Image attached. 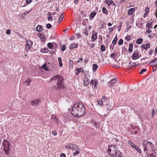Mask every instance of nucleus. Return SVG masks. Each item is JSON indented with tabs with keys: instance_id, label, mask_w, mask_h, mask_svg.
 <instances>
[{
	"instance_id": "obj_1",
	"label": "nucleus",
	"mask_w": 157,
	"mask_h": 157,
	"mask_svg": "<svg viewBox=\"0 0 157 157\" xmlns=\"http://www.w3.org/2000/svg\"><path fill=\"white\" fill-rule=\"evenodd\" d=\"M85 108L81 103H75L72 107L71 114L75 117H79L85 114Z\"/></svg>"
},
{
	"instance_id": "obj_2",
	"label": "nucleus",
	"mask_w": 157,
	"mask_h": 157,
	"mask_svg": "<svg viewBox=\"0 0 157 157\" xmlns=\"http://www.w3.org/2000/svg\"><path fill=\"white\" fill-rule=\"evenodd\" d=\"M51 80H54L56 82V85L54 87V90L56 91L59 90L62 92L65 91V87L64 86L63 78L61 75L56 74L51 78Z\"/></svg>"
},
{
	"instance_id": "obj_3",
	"label": "nucleus",
	"mask_w": 157,
	"mask_h": 157,
	"mask_svg": "<svg viewBox=\"0 0 157 157\" xmlns=\"http://www.w3.org/2000/svg\"><path fill=\"white\" fill-rule=\"evenodd\" d=\"M144 151L148 152L153 150V148L154 147V145L152 143L147 140H144L143 141V144Z\"/></svg>"
},
{
	"instance_id": "obj_4",
	"label": "nucleus",
	"mask_w": 157,
	"mask_h": 157,
	"mask_svg": "<svg viewBox=\"0 0 157 157\" xmlns=\"http://www.w3.org/2000/svg\"><path fill=\"white\" fill-rule=\"evenodd\" d=\"M3 151L7 155H9V151L10 150V145L9 142L6 140H4L2 142Z\"/></svg>"
},
{
	"instance_id": "obj_5",
	"label": "nucleus",
	"mask_w": 157,
	"mask_h": 157,
	"mask_svg": "<svg viewBox=\"0 0 157 157\" xmlns=\"http://www.w3.org/2000/svg\"><path fill=\"white\" fill-rule=\"evenodd\" d=\"M117 147L115 145H109V148H112L111 153L110 154V155L113 157H114V155L115 154V152L116 151L117 149Z\"/></svg>"
},
{
	"instance_id": "obj_6",
	"label": "nucleus",
	"mask_w": 157,
	"mask_h": 157,
	"mask_svg": "<svg viewBox=\"0 0 157 157\" xmlns=\"http://www.w3.org/2000/svg\"><path fill=\"white\" fill-rule=\"evenodd\" d=\"M128 144H130L132 148H135L137 151L139 153H141V151L138 147L132 143L131 141L129 140Z\"/></svg>"
},
{
	"instance_id": "obj_7",
	"label": "nucleus",
	"mask_w": 157,
	"mask_h": 157,
	"mask_svg": "<svg viewBox=\"0 0 157 157\" xmlns=\"http://www.w3.org/2000/svg\"><path fill=\"white\" fill-rule=\"evenodd\" d=\"M33 45V42L30 40H28L26 41L25 45L26 49L27 51L29 50L32 48Z\"/></svg>"
},
{
	"instance_id": "obj_8",
	"label": "nucleus",
	"mask_w": 157,
	"mask_h": 157,
	"mask_svg": "<svg viewBox=\"0 0 157 157\" xmlns=\"http://www.w3.org/2000/svg\"><path fill=\"white\" fill-rule=\"evenodd\" d=\"M41 100L39 99H36L31 101L30 105L32 106H36L39 105Z\"/></svg>"
},
{
	"instance_id": "obj_9",
	"label": "nucleus",
	"mask_w": 157,
	"mask_h": 157,
	"mask_svg": "<svg viewBox=\"0 0 157 157\" xmlns=\"http://www.w3.org/2000/svg\"><path fill=\"white\" fill-rule=\"evenodd\" d=\"M47 15L48 16V21H52L53 19V16L55 14L54 12L50 13L48 12L47 13Z\"/></svg>"
},
{
	"instance_id": "obj_10",
	"label": "nucleus",
	"mask_w": 157,
	"mask_h": 157,
	"mask_svg": "<svg viewBox=\"0 0 157 157\" xmlns=\"http://www.w3.org/2000/svg\"><path fill=\"white\" fill-rule=\"evenodd\" d=\"M92 36L91 39L92 40V41H94L96 40L97 37V35L98 33L97 32H95L94 30L92 32Z\"/></svg>"
},
{
	"instance_id": "obj_11",
	"label": "nucleus",
	"mask_w": 157,
	"mask_h": 157,
	"mask_svg": "<svg viewBox=\"0 0 157 157\" xmlns=\"http://www.w3.org/2000/svg\"><path fill=\"white\" fill-rule=\"evenodd\" d=\"M152 150L153 153H151L150 155H149V154L150 153V152L146 151V155H145L146 156H147V157H155V150Z\"/></svg>"
},
{
	"instance_id": "obj_12",
	"label": "nucleus",
	"mask_w": 157,
	"mask_h": 157,
	"mask_svg": "<svg viewBox=\"0 0 157 157\" xmlns=\"http://www.w3.org/2000/svg\"><path fill=\"white\" fill-rule=\"evenodd\" d=\"M117 81V79L115 78L112 79L108 84L109 87L111 88V87L115 84Z\"/></svg>"
},
{
	"instance_id": "obj_13",
	"label": "nucleus",
	"mask_w": 157,
	"mask_h": 157,
	"mask_svg": "<svg viewBox=\"0 0 157 157\" xmlns=\"http://www.w3.org/2000/svg\"><path fill=\"white\" fill-rule=\"evenodd\" d=\"M114 155H115L114 157H121L122 156V154L120 151H118V149H117L116 151L115 152Z\"/></svg>"
},
{
	"instance_id": "obj_14",
	"label": "nucleus",
	"mask_w": 157,
	"mask_h": 157,
	"mask_svg": "<svg viewBox=\"0 0 157 157\" xmlns=\"http://www.w3.org/2000/svg\"><path fill=\"white\" fill-rule=\"evenodd\" d=\"M141 48L142 49H144L145 50H147L148 48H150V44H146L145 45H143L141 46Z\"/></svg>"
},
{
	"instance_id": "obj_15",
	"label": "nucleus",
	"mask_w": 157,
	"mask_h": 157,
	"mask_svg": "<svg viewBox=\"0 0 157 157\" xmlns=\"http://www.w3.org/2000/svg\"><path fill=\"white\" fill-rule=\"evenodd\" d=\"M78 148L77 145L74 144H69V148L71 149H73L74 150H76Z\"/></svg>"
},
{
	"instance_id": "obj_16",
	"label": "nucleus",
	"mask_w": 157,
	"mask_h": 157,
	"mask_svg": "<svg viewBox=\"0 0 157 157\" xmlns=\"http://www.w3.org/2000/svg\"><path fill=\"white\" fill-rule=\"evenodd\" d=\"M150 66H153L157 64V60L156 59L153 60L152 61L149 63Z\"/></svg>"
},
{
	"instance_id": "obj_17",
	"label": "nucleus",
	"mask_w": 157,
	"mask_h": 157,
	"mask_svg": "<svg viewBox=\"0 0 157 157\" xmlns=\"http://www.w3.org/2000/svg\"><path fill=\"white\" fill-rule=\"evenodd\" d=\"M129 64L130 68L136 66H138L139 65V64H136V63H132L131 61L129 62Z\"/></svg>"
},
{
	"instance_id": "obj_18",
	"label": "nucleus",
	"mask_w": 157,
	"mask_h": 157,
	"mask_svg": "<svg viewBox=\"0 0 157 157\" xmlns=\"http://www.w3.org/2000/svg\"><path fill=\"white\" fill-rule=\"evenodd\" d=\"M78 44L72 43L71 44L70 46V48L71 49H73V48H77L78 46Z\"/></svg>"
},
{
	"instance_id": "obj_19",
	"label": "nucleus",
	"mask_w": 157,
	"mask_h": 157,
	"mask_svg": "<svg viewBox=\"0 0 157 157\" xmlns=\"http://www.w3.org/2000/svg\"><path fill=\"white\" fill-rule=\"evenodd\" d=\"M139 57V55L134 52L132 56V59L134 60L136 59Z\"/></svg>"
},
{
	"instance_id": "obj_20",
	"label": "nucleus",
	"mask_w": 157,
	"mask_h": 157,
	"mask_svg": "<svg viewBox=\"0 0 157 157\" xmlns=\"http://www.w3.org/2000/svg\"><path fill=\"white\" fill-rule=\"evenodd\" d=\"M31 79H29V78H27V79L24 82V83L25 85H30V83L31 82Z\"/></svg>"
},
{
	"instance_id": "obj_21",
	"label": "nucleus",
	"mask_w": 157,
	"mask_h": 157,
	"mask_svg": "<svg viewBox=\"0 0 157 157\" xmlns=\"http://www.w3.org/2000/svg\"><path fill=\"white\" fill-rule=\"evenodd\" d=\"M83 71L84 70L82 68H77L75 74L76 75H78L80 72H83Z\"/></svg>"
},
{
	"instance_id": "obj_22",
	"label": "nucleus",
	"mask_w": 157,
	"mask_h": 157,
	"mask_svg": "<svg viewBox=\"0 0 157 157\" xmlns=\"http://www.w3.org/2000/svg\"><path fill=\"white\" fill-rule=\"evenodd\" d=\"M133 44L132 43H130L129 44V47L128 49V51L130 53H131L133 50Z\"/></svg>"
},
{
	"instance_id": "obj_23",
	"label": "nucleus",
	"mask_w": 157,
	"mask_h": 157,
	"mask_svg": "<svg viewBox=\"0 0 157 157\" xmlns=\"http://www.w3.org/2000/svg\"><path fill=\"white\" fill-rule=\"evenodd\" d=\"M143 40V38H140L139 39H137V40H136V43L138 44H140L142 42Z\"/></svg>"
},
{
	"instance_id": "obj_24",
	"label": "nucleus",
	"mask_w": 157,
	"mask_h": 157,
	"mask_svg": "<svg viewBox=\"0 0 157 157\" xmlns=\"http://www.w3.org/2000/svg\"><path fill=\"white\" fill-rule=\"evenodd\" d=\"M43 29L41 25H38L37 26L36 28V31L37 32H40Z\"/></svg>"
},
{
	"instance_id": "obj_25",
	"label": "nucleus",
	"mask_w": 157,
	"mask_h": 157,
	"mask_svg": "<svg viewBox=\"0 0 157 157\" xmlns=\"http://www.w3.org/2000/svg\"><path fill=\"white\" fill-rule=\"evenodd\" d=\"M84 78V85L85 86H86L90 82V79L87 78H86V79H85L86 78Z\"/></svg>"
},
{
	"instance_id": "obj_26",
	"label": "nucleus",
	"mask_w": 157,
	"mask_h": 157,
	"mask_svg": "<svg viewBox=\"0 0 157 157\" xmlns=\"http://www.w3.org/2000/svg\"><path fill=\"white\" fill-rule=\"evenodd\" d=\"M96 12L93 11L91 12L90 15V18H93L96 15Z\"/></svg>"
},
{
	"instance_id": "obj_27",
	"label": "nucleus",
	"mask_w": 157,
	"mask_h": 157,
	"mask_svg": "<svg viewBox=\"0 0 157 157\" xmlns=\"http://www.w3.org/2000/svg\"><path fill=\"white\" fill-rule=\"evenodd\" d=\"M42 68L43 69H44V70L45 71H48V67H47V64L46 63H44V64L42 66Z\"/></svg>"
},
{
	"instance_id": "obj_28",
	"label": "nucleus",
	"mask_w": 157,
	"mask_h": 157,
	"mask_svg": "<svg viewBox=\"0 0 157 157\" xmlns=\"http://www.w3.org/2000/svg\"><path fill=\"white\" fill-rule=\"evenodd\" d=\"M83 33L86 35L87 36H88V32L87 30V28L85 27L84 29H83Z\"/></svg>"
},
{
	"instance_id": "obj_29",
	"label": "nucleus",
	"mask_w": 157,
	"mask_h": 157,
	"mask_svg": "<svg viewBox=\"0 0 157 157\" xmlns=\"http://www.w3.org/2000/svg\"><path fill=\"white\" fill-rule=\"evenodd\" d=\"M98 67L96 64H93V70L94 71H95L97 70Z\"/></svg>"
},
{
	"instance_id": "obj_30",
	"label": "nucleus",
	"mask_w": 157,
	"mask_h": 157,
	"mask_svg": "<svg viewBox=\"0 0 157 157\" xmlns=\"http://www.w3.org/2000/svg\"><path fill=\"white\" fill-rule=\"evenodd\" d=\"M152 22H149L148 24H147L146 25V27L148 29L151 28L152 27Z\"/></svg>"
},
{
	"instance_id": "obj_31",
	"label": "nucleus",
	"mask_w": 157,
	"mask_h": 157,
	"mask_svg": "<svg viewBox=\"0 0 157 157\" xmlns=\"http://www.w3.org/2000/svg\"><path fill=\"white\" fill-rule=\"evenodd\" d=\"M117 35L116 34L115 37V38H114V39H113V40L112 41V43L113 44H116V42H117Z\"/></svg>"
},
{
	"instance_id": "obj_32",
	"label": "nucleus",
	"mask_w": 157,
	"mask_h": 157,
	"mask_svg": "<svg viewBox=\"0 0 157 157\" xmlns=\"http://www.w3.org/2000/svg\"><path fill=\"white\" fill-rule=\"evenodd\" d=\"M63 13H62L60 15V16L59 17V21H58V22L59 23H60L62 21V20L63 19Z\"/></svg>"
},
{
	"instance_id": "obj_33",
	"label": "nucleus",
	"mask_w": 157,
	"mask_h": 157,
	"mask_svg": "<svg viewBox=\"0 0 157 157\" xmlns=\"http://www.w3.org/2000/svg\"><path fill=\"white\" fill-rule=\"evenodd\" d=\"M48 47L50 49H52L53 47V44L51 43H49L47 44Z\"/></svg>"
},
{
	"instance_id": "obj_34",
	"label": "nucleus",
	"mask_w": 157,
	"mask_h": 157,
	"mask_svg": "<svg viewBox=\"0 0 157 157\" xmlns=\"http://www.w3.org/2000/svg\"><path fill=\"white\" fill-rule=\"evenodd\" d=\"M101 100L103 102H105L107 101V98L106 96H103Z\"/></svg>"
},
{
	"instance_id": "obj_35",
	"label": "nucleus",
	"mask_w": 157,
	"mask_h": 157,
	"mask_svg": "<svg viewBox=\"0 0 157 157\" xmlns=\"http://www.w3.org/2000/svg\"><path fill=\"white\" fill-rule=\"evenodd\" d=\"M123 40L121 39H120V40H119V41H118V44L119 45H122L123 44Z\"/></svg>"
},
{
	"instance_id": "obj_36",
	"label": "nucleus",
	"mask_w": 157,
	"mask_h": 157,
	"mask_svg": "<svg viewBox=\"0 0 157 157\" xmlns=\"http://www.w3.org/2000/svg\"><path fill=\"white\" fill-rule=\"evenodd\" d=\"M101 50L102 52H104L105 51V47L104 45H101Z\"/></svg>"
},
{
	"instance_id": "obj_37",
	"label": "nucleus",
	"mask_w": 157,
	"mask_h": 157,
	"mask_svg": "<svg viewBox=\"0 0 157 157\" xmlns=\"http://www.w3.org/2000/svg\"><path fill=\"white\" fill-rule=\"evenodd\" d=\"M131 37L129 35H127L125 37V39L127 41H129Z\"/></svg>"
},
{
	"instance_id": "obj_38",
	"label": "nucleus",
	"mask_w": 157,
	"mask_h": 157,
	"mask_svg": "<svg viewBox=\"0 0 157 157\" xmlns=\"http://www.w3.org/2000/svg\"><path fill=\"white\" fill-rule=\"evenodd\" d=\"M95 81V79L94 80L92 79L90 81V84L92 85V87H93V85H94V84Z\"/></svg>"
},
{
	"instance_id": "obj_39",
	"label": "nucleus",
	"mask_w": 157,
	"mask_h": 157,
	"mask_svg": "<svg viewBox=\"0 0 157 157\" xmlns=\"http://www.w3.org/2000/svg\"><path fill=\"white\" fill-rule=\"evenodd\" d=\"M94 84V88H96L97 87V85H98V82L97 81V79H95V81Z\"/></svg>"
},
{
	"instance_id": "obj_40",
	"label": "nucleus",
	"mask_w": 157,
	"mask_h": 157,
	"mask_svg": "<svg viewBox=\"0 0 157 157\" xmlns=\"http://www.w3.org/2000/svg\"><path fill=\"white\" fill-rule=\"evenodd\" d=\"M135 10H128V14L129 15H131L133 13Z\"/></svg>"
},
{
	"instance_id": "obj_41",
	"label": "nucleus",
	"mask_w": 157,
	"mask_h": 157,
	"mask_svg": "<svg viewBox=\"0 0 157 157\" xmlns=\"http://www.w3.org/2000/svg\"><path fill=\"white\" fill-rule=\"evenodd\" d=\"M113 1L111 0L108 1H107V4L108 5H110L113 4Z\"/></svg>"
},
{
	"instance_id": "obj_42",
	"label": "nucleus",
	"mask_w": 157,
	"mask_h": 157,
	"mask_svg": "<svg viewBox=\"0 0 157 157\" xmlns=\"http://www.w3.org/2000/svg\"><path fill=\"white\" fill-rule=\"evenodd\" d=\"M147 71L146 69H143L140 71V74H142L144 72H145Z\"/></svg>"
},
{
	"instance_id": "obj_43",
	"label": "nucleus",
	"mask_w": 157,
	"mask_h": 157,
	"mask_svg": "<svg viewBox=\"0 0 157 157\" xmlns=\"http://www.w3.org/2000/svg\"><path fill=\"white\" fill-rule=\"evenodd\" d=\"M37 35L38 36L40 37L41 38H43L44 35L43 33H38L37 34Z\"/></svg>"
},
{
	"instance_id": "obj_44",
	"label": "nucleus",
	"mask_w": 157,
	"mask_h": 157,
	"mask_svg": "<svg viewBox=\"0 0 157 157\" xmlns=\"http://www.w3.org/2000/svg\"><path fill=\"white\" fill-rule=\"evenodd\" d=\"M47 28L48 29H50L52 27L50 23H48L46 25Z\"/></svg>"
},
{
	"instance_id": "obj_45",
	"label": "nucleus",
	"mask_w": 157,
	"mask_h": 157,
	"mask_svg": "<svg viewBox=\"0 0 157 157\" xmlns=\"http://www.w3.org/2000/svg\"><path fill=\"white\" fill-rule=\"evenodd\" d=\"M79 153V151L78 150H77L76 151L74 152V153L73 154V155L74 156H75L76 155L78 154Z\"/></svg>"
},
{
	"instance_id": "obj_46",
	"label": "nucleus",
	"mask_w": 157,
	"mask_h": 157,
	"mask_svg": "<svg viewBox=\"0 0 157 157\" xmlns=\"http://www.w3.org/2000/svg\"><path fill=\"white\" fill-rule=\"evenodd\" d=\"M66 48V46L65 44L63 45L62 48L61 50L63 51H64Z\"/></svg>"
},
{
	"instance_id": "obj_47",
	"label": "nucleus",
	"mask_w": 157,
	"mask_h": 157,
	"mask_svg": "<svg viewBox=\"0 0 157 157\" xmlns=\"http://www.w3.org/2000/svg\"><path fill=\"white\" fill-rule=\"evenodd\" d=\"M110 148H109V147H108V149L107 150V152L110 155V154L111 153V152L112 151V148L110 149Z\"/></svg>"
},
{
	"instance_id": "obj_48",
	"label": "nucleus",
	"mask_w": 157,
	"mask_h": 157,
	"mask_svg": "<svg viewBox=\"0 0 157 157\" xmlns=\"http://www.w3.org/2000/svg\"><path fill=\"white\" fill-rule=\"evenodd\" d=\"M116 53V52H115L114 53H112L111 55V57L113 59H115V53Z\"/></svg>"
},
{
	"instance_id": "obj_49",
	"label": "nucleus",
	"mask_w": 157,
	"mask_h": 157,
	"mask_svg": "<svg viewBox=\"0 0 157 157\" xmlns=\"http://www.w3.org/2000/svg\"><path fill=\"white\" fill-rule=\"evenodd\" d=\"M97 102L98 104L99 105H103V101H102V100H98L97 101Z\"/></svg>"
},
{
	"instance_id": "obj_50",
	"label": "nucleus",
	"mask_w": 157,
	"mask_h": 157,
	"mask_svg": "<svg viewBox=\"0 0 157 157\" xmlns=\"http://www.w3.org/2000/svg\"><path fill=\"white\" fill-rule=\"evenodd\" d=\"M149 10H145V13L144 14L143 17L145 18L146 17V16L148 14Z\"/></svg>"
},
{
	"instance_id": "obj_51",
	"label": "nucleus",
	"mask_w": 157,
	"mask_h": 157,
	"mask_svg": "<svg viewBox=\"0 0 157 157\" xmlns=\"http://www.w3.org/2000/svg\"><path fill=\"white\" fill-rule=\"evenodd\" d=\"M122 22H121L120 24L119 27L118 29V31L119 32L121 29V27L122 25Z\"/></svg>"
},
{
	"instance_id": "obj_52",
	"label": "nucleus",
	"mask_w": 157,
	"mask_h": 157,
	"mask_svg": "<svg viewBox=\"0 0 157 157\" xmlns=\"http://www.w3.org/2000/svg\"><path fill=\"white\" fill-rule=\"evenodd\" d=\"M30 10H29V11H28L27 13H24L23 14H22V17L23 18H24L25 17V16L27 14H28L29 12V11H30Z\"/></svg>"
},
{
	"instance_id": "obj_53",
	"label": "nucleus",
	"mask_w": 157,
	"mask_h": 157,
	"mask_svg": "<svg viewBox=\"0 0 157 157\" xmlns=\"http://www.w3.org/2000/svg\"><path fill=\"white\" fill-rule=\"evenodd\" d=\"M82 58H79V59L77 60V62L78 63H82Z\"/></svg>"
},
{
	"instance_id": "obj_54",
	"label": "nucleus",
	"mask_w": 157,
	"mask_h": 157,
	"mask_svg": "<svg viewBox=\"0 0 157 157\" xmlns=\"http://www.w3.org/2000/svg\"><path fill=\"white\" fill-rule=\"evenodd\" d=\"M11 33V31L10 29H8L6 31V33L7 34H10Z\"/></svg>"
},
{
	"instance_id": "obj_55",
	"label": "nucleus",
	"mask_w": 157,
	"mask_h": 157,
	"mask_svg": "<svg viewBox=\"0 0 157 157\" xmlns=\"http://www.w3.org/2000/svg\"><path fill=\"white\" fill-rule=\"evenodd\" d=\"M52 134L53 135H56L57 134V132L56 131H54L52 132Z\"/></svg>"
},
{
	"instance_id": "obj_56",
	"label": "nucleus",
	"mask_w": 157,
	"mask_h": 157,
	"mask_svg": "<svg viewBox=\"0 0 157 157\" xmlns=\"http://www.w3.org/2000/svg\"><path fill=\"white\" fill-rule=\"evenodd\" d=\"M76 36L78 38H79L81 37V35L80 33H77L76 34Z\"/></svg>"
},
{
	"instance_id": "obj_57",
	"label": "nucleus",
	"mask_w": 157,
	"mask_h": 157,
	"mask_svg": "<svg viewBox=\"0 0 157 157\" xmlns=\"http://www.w3.org/2000/svg\"><path fill=\"white\" fill-rule=\"evenodd\" d=\"M110 106L109 105H107V108L108 110H111V108H110Z\"/></svg>"
},
{
	"instance_id": "obj_58",
	"label": "nucleus",
	"mask_w": 157,
	"mask_h": 157,
	"mask_svg": "<svg viewBox=\"0 0 157 157\" xmlns=\"http://www.w3.org/2000/svg\"><path fill=\"white\" fill-rule=\"evenodd\" d=\"M69 64L70 65H73V62L72 60L70 59L69 60Z\"/></svg>"
},
{
	"instance_id": "obj_59",
	"label": "nucleus",
	"mask_w": 157,
	"mask_h": 157,
	"mask_svg": "<svg viewBox=\"0 0 157 157\" xmlns=\"http://www.w3.org/2000/svg\"><path fill=\"white\" fill-rule=\"evenodd\" d=\"M44 52H48V49L47 48L45 47L44 48Z\"/></svg>"
},
{
	"instance_id": "obj_60",
	"label": "nucleus",
	"mask_w": 157,
	"mask_h": 157,
	"mask_svg": "<svg viewBox=\"0 0 157 157\" xmlns=\"http://www.w3.org/2000/svg\"><path fill=\"white\" fill-rule=\"evenodd\" d=\"M157 68V66H155L154 67H153L152 69V71L153 72L155 71L156 70Z\"/></svg>"
},
{
	"instance_id": "obj_61",
	"label": "nucleus",
	"mask_w": 157,
	"mask_h": 157,
	"mask_svg": "<svg viewBox=\"0 0 157 157\" xmlns=\"http://www.w3.org/2000/svg\"><path fill=\"white\" fill-rule=\"evenodd\" d=\"M32 1V0H26V2L27 4H29Z\"/></svg>"
},
{
	"instance_id": "obj_62",
	"label": "nucleus",
	"mask_w": 157,
	"mask_h": 157,
	"mask_svg": "<svg viewBox=\"0 0 157 157\" xmlns=\"http://www.w3.org/2000/svg\"><path fill=\"white\" fill-rule=\"evenodd\" d=\"M146 32L148 34H150L152 32V31L150 30H146Z\"/></svg>"
},
{
	"instance_id": "obj_63",
	"label": "nucleus",
	"mask_w": 157,
	"mask_h": 157,
	"mask_svg": "<svg viewBox=\"0 0 157 157\" xmlns=\"http://www.w3.org/2000/svg\"><path fill=\"white\" fill-rule=\"evenodd\" d=\"M60 157H66V156L64 153H62L60 155Z\"/></svg>"
},
{
	"instance_id": "obj_64",
	"label": "nucleus",
	"mask_w": 157,
	"mask_h": 157,
	"mask_svg": "<svg viewBox=\"0 0 157 157\" xmlns=\"http://www.w3.org/2000/svg\"><path fill=\"white\" fill-rule=\"evenodd\" d=\"M69 39L70 40H73L74 39V36H71L70 37Z\"/></svg>"
}]
</instances>
